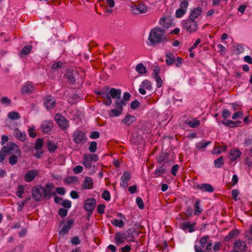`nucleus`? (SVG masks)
Listing matches in <instances>:
<instances>
[{
	"label": "nucleus",
	"mask_w": 252,
	"mask_h": 252,
	"mask_svg": "<svg viewBox=\"0 0 252 252\" xmlns=\"http://www.w3.org/2000/svg\"><path fill=\"white\" fill-rule=\"evenodd\" d=\"M153 77L157 82V86L158 88H160L162 85V81L161 78L159 76V75L153 76Z\"/></svg>",
	"instance_id": "54"
},
{
	"label": "nucleus",
	"mask_w": 252,
	"mask_h": 252,
	"mask_svg": "<svg viewBox=\"0 0 252 252\" xmlns=\"http://www.w3.org/2000/svg\"><path fill=\"white\" fill-rule=\"evenodd\" d=\"M24 192V187L22 185H19L18 187L17 190L16 191V195L19 198H22V194Z\"/></svg>",
	"instance_id": "47"
},
{
	"label": "nucleus",
	"mask_w": 252,
	"mask_h": 252,
	"mask_svg": "<svg viewBox=\"0 0 252 252\" xmlns=\"http://www.w3.org/2000/svg\"><path fill=\"white\" fill-rule=\"evenodd\" d=\"M72 137L73 141L78 145L82 146L88 141L86 133L78 129L73 132Z\"/></svg>",
	"instance_id": "3"
},
{
	"label": "nucleus",
	"mask_w": 252,
	"mask_h": 252,
	"mask_svg": "<svg viewBox=\"0 0 252 252\" xmlns=\"http://www.w3.org/2000/svg\"><path fill=\"white\" fill-rule=\"evenodd\" d=\"M185 123L191 128H197L200 125V122L196 118H193L186 120Z\"/></svg>",
	"instance_id": "23"
},
{
	"label": "nucleus",
	"mask_w": 252,
	"mask_h": 252,
	"mask_svg": "<svg viewBox=\"0 0 252 252\" xmlns=\"http://www.w3.org/2000/svg\"><path fill=\"white\" fill-rule=\"evenodd\" d=\"M56 192L61 195H63L65 193V189L63 187L57 188Z\"/></svg>",
	"instance_id": "62"
},
{
	"label": "nucleus",
	"mask_w": 252,
	"mask_h": 252,
	"mask_svg": "<svg viewBox=\"0 0 252 252\" xmlns=\"http://www.w3.org/2000/svg\"><path fill=\"white\" fill-rule=\"evenodd\" d=\"M100 136L99 132L97 131H93L90 135V138L92 139H95L99 138Z\"/></svg>",
	"instance_id": "61"
},
{
	"label": "nucleus",
	"mask_w": 252,
	"mask_h": 252,
	"mask_svg": "<svg viewBox=\"0 0 252 252\" xmlns=\"http://www.w3.org/2000/svg\"><path fill=\"white\" fill-rule=\"evenodd\" d=\"M94 183L92 179L90 177H86L82 184V188L84 189H91L93 188Z\"/></svg>",
	"instance_id": "26"
},
{
	"label": "nucleus",
	"mask_w": 252,
	"mask_h": 252,
	"mask_svg": "<svg viewBox=\"0 0 252 252\" xmlns=\"http://www.w3.org/2000/svg\"><path fill=\"white\" fill-rule=\"evenodd\" d=\"M63 65V63L60 62H58L53 63L52 65V69L57 70L59 68H61Z\"/></svg>",
	"instance_id": "58"
},
{
	"label": "nucleus",
	"mask_w": 252,
	"mask_h": 252,
	"mask_svg": "<svg viewBox=\"0 0 252 252\" xmlns=\"http://www.w3.org/2000/svg\"><path fill=\"white\" fill-rule=\"evenodd\" d=\"M136 121V118L135 116L127 114L122 120V123H124L126 126H130Z\"/></svg>",
	"instance_id": "27"
},
{
	"label": "nucleus",
	"mask_w": 252,
	"mask_h": 252,
	"mask_svg": "<svg viewBox=\"0 0 252 252\" xmlns=\"http://www.w3.org/2000/svg\"><path fill=\"white\" fill-rule=\"evenodd\" d=\"M109 94L110 98L117 99L121 98L122 91L119 89H115L114 88H110L109 87Z\"/></svg>",
	"instance_id": "21"
},
{
	"label": "nucleus",
	"mask_w": 252,
	"mask_h": 252,
	"mask_svg": "<svg viewBox=\"0 0 252 252\" xmlns=\"http://www.w3.org/2000/svg\"><path fill=\"white\" fill-rule=\"evenodd\" d=\"M122 112L123 111L119 109H114L110 111L109 115L111 117H117L121 115L122 113Z\"/></svg>",
	"instance_id": "44"
},
{
	"label": "nucleus",
	"mask_w": 252,
	"mask_h": 252,
	"mask_svg": "<svg viewBox=\"0 0 252 252\" xmlns=\"http://www.w3.org/2000/svg\"><path fill=\"white\" fill-rule=\"evenodd\" d=\"M209 236L205 235L201 238L199 241L200 246L195 245V252H209L211 251L212 243L208 241Z\"/></svg>",
	"instance_id": "2"
},
{
	"label": "nucleus",
	"mask_w": 252,
	"mask_h": 252,
	"mask_svg": "<svg viewBox=\"0 0 252 252\" xmlns=\"http://www.w3.org/2000/svg\"><path fill=\"white\" fill-rule=\"evenodd\" d=\"M131 11L133 14H139L146 13L148 10V7L143 3L138 5L132 4L130 6Z\"/></svg>",
	"instance_id": "10"
},
{
	"label": "nucleus",
	"mask_w": 252,
	"mask_h": 252,
	"mask_svg": "<svg viewBox=\"0 0 252 252\" xmlns=\"http://www.w3.org/2000/svg\"><path fill=\"white\" fill-rule=\"evenodd\" d=\"M182 25L183 28L190 33L196 31L198 29L197 22L189 18L183 22Z\"/></svg>",
	"instance_id": "6"
},
{
	"label": "nucleus",
	"mask_w": 252,
	"mask_h": 252,
	"mask_svg": "<svg viewBox=\"0 0 252 252\" xmlns=\"http://www.w3.org/2000/svg\"><path fill=\"white\" fill-rule=\"evenodd\" d=\"M86 156L92 162L97 161L98 160V158L97 155L96 154H89L86 155Z\"/></svg>",
	"instance_id": "50"
},
{
	"label": "nucleus",
	"mask_w": 252,
	"mask_h": 252,
	"mask_svg": "<svg viewBox=\"0 0 252 252\" xmlns=\"http://www.w3.org/2000/svg\"><path fill=\"white\" fill-rule=\"evenodd\" d=\"M97 147V143L95 141H92L91 142L89 147V150L91 153H94L96 151Z\"/></svg>",
	"instance_id": "48"
},
{
	"label": "nucleus",
	"mask_w": 252,
	"mask_h": 252,
	"mask_svg": "<svg viewBox=\"0 0 252 252\" xmlns=\"http://www.w3.org/2000/svg\"><path fill=\"white\" fill-rule=\"evenodd\" d=\"M122 233L116 232L114 235L115 240L117 245H119L124 242V241L122 237Z\"/></svg>",
	"instance_id": "39"
},
{
	"label": "nucleus",
	"mask_w": 252,
	"mask_h": 252,
	"mask_svg": "<svg viewBox=\"0 0 252 252\" xmlns=\"http://www.w3.org/2000/svg\"><path fill=\"white\" fill-rule=\"evenodd\" d=\"M136 70L140 74H145L147 70L142 63H138L136 66Z\"/></svg>",
	"instance_id": "34"
},
{
	"label": "nucleus",
	"mask_w": 252,
	"mask_h": 252,
	"mask_svg": "<svg viewBox=\"0 0 252 252\" xmlns=\"http://www.w3.org/2000/svg\"><path fill=\"white\" fill-rule=\"evenodd\" d=\"M83 159L84 166L87 168H91L92 166V162L89 159V158L86 156V155H84Z\"/></svg>",
	"instance_id": "45"
},
{
	"label": "nucleus",
	"mask_w": 252,
	"mask_h": 252,
	"mask_svg": "<svg viewBox=\"0 0 252 252\" xmlns=\"http://www.w3.org/2000/svg\"><path fill=\"white\" fill-rule=\"evenodd\" d=\"M135 232V229L134 228H129L125 232L127 241H134V234Z\"/></svg>",
	"instance_id": "29"
},
{
	"label": "nucleus",
	"mask_w": 252,
	"mask_h": 252,
	"mask_svg": "<svg viewBox=\"0 0 252 252\" xmlns=\"http://www.w3.org/2000/svg\"><path fill=\"white\" fill-rule=\"evenodd\" d=\"M140 102L137 100H135L134 101H132L130 103V107L132 109H136L138 108L140 106Z\"/></svg>",
	"instance_id": "55"
},
{
	"label": "nucleus",
	"mask_w": 252,
	"mask_h": 252,
	"mask_svg": "<svg viewBox=\"0 0 252 252\" xmlns=\"http://www.w3.org/2000/svg\"><path fill=\"white\" fill-rule=\"evenodd\" d=\"M32 47L31 45H28L25 46L21 50V55L22 56H25L29 54L32 50Z\"/></svg>",
	"instance_id": "42"
},
{
	"label": "nucleus",
	"mask_w": 252,
	"mask_h": 252,
	"mask_svg": "<svg viewBox=\"0 0 252 252\" xmlns=\"http://www.w3.org/2000/svg\"><path fill=\"white\" fill-rule=\"evenodd\" d=\"M130 178V173L128 171L124 172L121 178L120 186L124 189H126L128 186V182Z\"/></svg>",
	"instance_id": "15"
},
{
	"label": "nucleus",
	"mask_w": 252,
	"mask_h": 252,
	"mask_svg": "<svg viewBox=\"0 0 252 252\" xmlns=\"http://www.w3.org/2000/svg\"><path fill=\"white\" fill-rule=\"evenodd\" d=\"M48 150L50 153H54L58 148L56 144L52 142L51 141H48L47 143Z\"/></svg>",
	"instance_id": "37"
},
{
	"label": "nucleus",
	"mask_w": 252,
	"mask_h": 252,
	"mask_svg": "<svg viewBox=\"0 0 252 252\" xmlns=\"http://www.w3.org/2000/svg\"><path fill=\"white\" fill-rule=\"evenodd\" d=\"M7 117L11 120H17L21 118L19 113L15 111H12L8 113Z\"/></svg>",
	"instance_id": "36"
},
{
	"label": "nucleus",
	"mask_w": 252,
	"mask_h": 252,
	"mask_svg": "<svg viewBox=\"0 0 252 252\" xmlns=\"http://www.w3.org/2000/svg\"><path fill=\"white\" fill-rule=\"evenodd\" d=\"M136 202L137 206L140 209H143L144 208V205L143 200L140 197H137L136 199Z\"/></svg>",
	"instance_id": "53"
},
{
	"label": "nucleus",
	"mask_w": 252,
	"mask_h": 252,
	"mask_svg": "<svg viewBox=\"0 0 252 252\" xmlns=\"http://www.w3.org/2000/svg\"><path fill=\"white\" fill-rule=\"evenodd\" d=\"M111 223L114 226L119 227L120 228L123 227L125 225L124 221L122 220H119L115 219L111 221Z\"/></svg>",
	"instance_id": "41"
},
{
	"label": "nucleus",
	"mask_w": 252,
	"mask_h": 252,
	"mask_svg": "<svg viewBox=\"0 0 252 252\" xmlns=\"http://www.w3.org/2000/svg\"><path fill=\"white\" fill-rule=\"evenodd\" d=\"M238 233L239 231L237 229H234L231 231L229 234L225 237L224 241L225 243L230 242L232 238H235Z\"/></svg>",
	"instance_id": "31"
},
{
	"label": "nucleus",
	"mask_w": 252,
	"mask_h": 252,
	"mask_svg": "<svg viewBox=\"0 0 252 252\" xmlns=\"http://www.w3.org/2000/svg\"><path fill=\"white\" fill-rule=\"evenodd\" d=\"M165 34L164 29H161L159 28L153 29L149 35L148 40L150 42L149 45L155 46L162 41L166 40L163 38Z\"/></svg>",
	"instance_id": "1"
},
{
	"label": "nucleus",
	"mask_w": 252,
	"mask_h": 252,
	"mask_svg": "<svg viewBox=\"0 0 252 252\" xmlns=\"http://www.w3.org/2000/svg\"><path fill=\"white\" fill-rule=\"evenodd\" d=\"M96 204V201L94 198H88L84 202V209L92 214Z\"/></svg>",
	"instance_id": "11"
},
{
	"label": "nucleus",
	"mask_w": 252,
	"mask_h": 252,
	"mask_svg": "<svg viewBox=\"0 0 252 252\" xmlns=\"http://www.w3.org/2000/svg\"><path fill=\"white\" fill-rule=\"evenodd\" d=\"M126 105V102L121 98L116 99L115 102V107L116 109H119L122 111L123 110V106Z\"/></svg>",
	"instance_id": "33"
},
{
	"label": "nucleus",
	"mask_w": 252,
	"mask_h": 252,
	"mask_svg": "<svg viewBox=\"0 0 252 252\" xmlns=\"http://www.w3.org/2000/svg\"><path fill=\"white\" fill-rule=\"evenodd\" d=\"M110 193L109 191L105 190L102 194V198L106 201H109L110 199Z\"/></svg>",
	"instance_id": "52"
},
{
	"label": "nucleus",
	"mask_w": 252,
	"mask_h": 252,
	"mask_svg": "<svg viewBox=\"0 0 252 252\" xmlns=\"http://www.w3.org/2000/svg\"><path fill=\"white\" fill-rule=\"evenodd\" d=\"M53 127V122L47 120L43 121L41 125V129L43 133H48L51 131Z\"/></svg>",
	"instance_id": "17"
},
{
	"label": "nucleus",
	"mask_w": 252,
	"mask_h": 252,
	"mask_svg": "<svg viewBox=\"0 0 252 252\" xmlns=\"http://www.w3.org/2000/svg\"><path fill=\"white\" fill-rule=\"evenodd\" d=\"M225 39H227V41L225 42L224 43L227 44V45L231 44L233 42V39L232 37H229L226 33H224L221 35V42Z\"/></svg>",
	"instance_id": "40"
},
{
	"label": "nucleus",
	"mask_w": 252,
	"mask_h": 252,
	"mask_svg": "<svg viewBox=\"0 0 252 252\" xmlns=\"http://www.w3.org/2000/svg\"><path fill=\"white\" fill-rule=\"evenodd\" d=\"M74 223V220H68L66 223L63 226L62 228L59 232V235L63 236L68 232L69 230L72 228Z\"/></svg>",
	"instance_id": "14"
},
{
	"label": "nucleus",
	"mask_w": 252,
	"mask_h": 252,
	"mask_svg": "<svg viewBox=\"0 0 252 252\" xmlns=\"http://www.w3.org/2000/svg\"><path fill=\"white\" fill-rule=\"evenodd\" d=\"M141 86L148 90H151L152 89V84L148 80H144L142 82Z\"/></svg>",
	"instance_id": "43"
},
{
	"label": "nucleus",
	"mask_w": 252,
	"mask_h": 252,
	"mask_svg": "<svg viewBox=\"0 0 252 252\" xmlns=\"http://www.w3.org/2000/svg\"><path fill=\"white\" fill-rule=\"evenodd\" d=\"M211 143V141H206L205 140H202L201 142H199L196 145V148L198 150H201L205 148L207 146Z\"/></svg>",
	"instance_id": "38"
},
{
	"label": "nucleus",
	"mask_w": 252,
	"mask_h": 252,
	"mask_svg": "<svg viewBox=\"0 0 252 252\" xmlns=\"http://www.w3.org/2000/svg\"><path fill=\"white\" fill-rule=\"evenodd\" d=\"M189 5V1L187 0H183L180 4V8L176 11L175 16L177 18H181L186 12L187 8Z\"/></svg>",
	"instance_id": "13"
},
{
	"label": "nucleus",
	"mask_w": 252,
	"mask_h": 252,
	"mask_svg": "<svg viewBox=\"0 0 252 252\" xmlns=\"http://www.w3.org/2000/svg\"><path fill=\"white\" fill-rule=\"evenodd\" d=\"M105 208V205L104 204H102L98 205L97 207V212L100 214H104Z\"/></svg>",
	"instance_id": "57"
},
{
	"label": "nucleus",
	"mask_w": 252,
	"mask_h": 252,
	"mask_svg": "<svg viewBox=\"0 0 252 252\" xmlns=\"http://www.w3.org/2000/svg\"><path fill=\"white\" fill-rule=\"evenodd\" d=\"M54 188V185L52 183L46 184L45 188L42 186L43 197L47 199H49L52 197L51 190Z\"/></svg>",
	"instance_id": "16"
},
{
	"label": "nucleus",
	"mask_w": 252,
	"mask_h": 252,
	"mask_svg": "<svg viewBox=\"0 0 252 252\" xmlns=\"http://www.w3.org/2000/svg\"><path fill=\"white\" fill-rule=\"evenodd\" d=\"M43 147V140L42 138H37L35 143L34 149L36 150L33 155L37 158H39L44 153L42 148Z\"/></svg>",
	"instance_id": "8"
},
{
	"label": "nucleus",
	"mask_w": 252,
	"mask_h": 252,
	"mask_svg": "<svg viewBox=\"0 0 252 252\" xmlns=\"http://www.w3.org/2000/svg\"><path fill=\"white\" fill-rule=\"evenodd\" d=\"M245 45L240 44L236 46V49L237 52V54H239L242 53L244 51Z\"/></svg>",
	"instance_id": "59"
},
{
	"label": "nucleus",
	"mask_w": 252,
	"mask_h": 252,
	"mask_svg": "<svg viewBox=\"0 0 252 252\" xmlns=\"http://www.w3.org/2000/svg\"><path fill=\"white\" fill-rule=\"evenodd\" d=\"M38 171L36 170H29L25 175V180L27 182H32L38 175Z\"/></svg>",
	"instance_id": "20"
},
{
	"label": "nucleus",
	"mask_w": 252,
	"mask_h": 252,
	"mask_svg": "<svg viewBox=\"0 0 252 252\" xmlns=\"http://www.w3.org/2000/svg\"><path fill=\"white\" fill-rule=\"evenodd\" d=\"M200 200L199 199H197L195 203L194 204V215H199L200 214L202 211V209H200Z\"/></svg>",
	"instance_id": "35"
},
{
	"label": "nucleus",
	"mask_w": 252,
	"mask_h": 252,
	"mask_svg": "<svg viewBox=\"0 0 252 252\" xmlns=\"http://www.w3.org/2000/svg\"><path fill=\"white\" fill-rule=\"evenodd\" d=\"M241 154L242 153L240 150L236 149H232L230 152L229 158L233 161L239 158Z\"/></svg>",
	"instance_id": "28"
},
{
	"label": "nucleus",
	"mask_w": 252,
	"mask_h": 252,
	"mask_svg": "<svg viewBox=\"0 0 252 252\" xmlns=\"http://www.w3.org/2000/svg\"><path fill=\"white\" fill-rule=\"evenodd\" d=\"M54 119L62 129L65 130L68 128L69 126L68 121L63 116L57 113L55 115Z\"/></svg>",
	"instance_id": "7"
},
{
	"label": "nucleus",
	"mask_w": 252,
	"mask_h": 252,
	"mask_svg": "<svg viewBox=\"0 0 252 252\" xmlns=\"http://www.w3.org/2000/svg\"><path fill=\"white\" fill-rule=\"evenodd\" d=\"M174 63L176 67H180L183 63V59L181 57H178L176 60L175 59Z\"/></svg>",
	"instance_id": "60"
},
{
	"label": "nucleus",
	"mask_w": 252,
	"mask_h": 252,
	"mask_svg": "<svg viewBox=\"0 0 252 252\" xmlns=\"http://www.w3.org/2000/svg\"><path fill=\"white\" fill-rule=\"evenodd\" d=\"M65 76L71 84H74L77 78L79 77V72L77 70H73L69 69L66 71Z\"/></svg>",
	"instance_id": "12"
},
{
	"label": "nucleus",
	"mask_w": 252,
	"mask_h": 252,
	"mask_svg": "<svg viewBox=\"0 0 252 252\" xmlns=\"http://www.w3.org/2000/svg\"><path fill=\"white\" fill-rule=\"evenodd\" d=\"M233 248L240 252H243L247 250V245L244 241L238 239L234 242Z\"/></svg>",
	"instance_id": "18"
},
{
	"label": "nucleus",
	"mask_w": 252,
	"mask_h": 252,
	"mask_svg": "<svg viewBox=\"0 0 252 252\" xmlns=\"http://www.w3.org/2000/svg\"><path fill=\"white\" fill-rule=\"evenodd\" d=\"M165 172V169L163 168V166H161L158 169H157L155 171V174L157 177L161 176L162 174L164 173Z\"/></svg>",
	"instance_id": "49"
},
{
	"label": "nucleus",
	"mask_w": 252,
	"mask_h": 252,
	"mask_svg": "<svg viewBox=\"0 0 252 252\" xmlns=\"http://www.w3.org/2000/svg\"><path fill=\"white\" fill-rule=\"evenodd\" d=\"M32 197L34 201L39 202L43 199L42 186H34L32 189Z\"/></svg>",
	"instance_id": "9"
},
{
	"label": "nucleus",
	"mask_w": 252,
	"mask_h": 252,
	"mask_svg": "<svg viewBox=\"0 0 252 252\" xmlns=\"http://www.w3.org/2000/svg\"><path fill=\"white\" fill-rule=\"evenodd\" d=\"M67 210L65 208H61L58 211V214L61 217H65L67 215Z\"/></svg>",
	"instance_id": "56"
},
{
	"label": "nucleus",
	"mask_w": 252,
	"mask_h": 252,
	"mask_svg": "<svg viewBox=\"0 0 252 252\" xmlns=\"http://www.w3.org/2000/svg\"><path fill=\"white\" fill-rule=\"evenodd\" d=\"M35 88L34 86L30 82H27L23 87L21 92L22 94H30L32 93Z\"/></svg>",
	"instance_id": "25"
},
{
	"label": "nucleus",
	"mask_w": 252,
	"mask_h": 252,
	"mask_svg": "<svg viewBox=\"0 0 252 252\" xmlns=\"http://www.w3.org/2000/svg\"><path fill=\"white\" fill-rule=\"evenodd\" d=\"M197 189L202 191H205L209 192H213L214 189L212 185L209 184H201L196 186Z\"/></svg>",
	"instance_id": "24"
},
{
	"label": "nucleus",
	"mask_w": 252,
	"mask_h": 252,
	"mask_svg": "<svg viewBox=\"0 0 252 252\" xmlns=\"http://www.w3.org/2000/svg\"><path fill=\"white\" fill-rule=\"evenodd\" d=\"M0 102L3 104L9 105V104H10L11 101L9 98H8L7 97L3 96V97H1V99H0Z\"/></svg>",
	"instance_id": "63"
},
{
	"label": "nucleus",
	"mask_w": 252,
	"mask_h": 252,
	"mask_svg": "<svg viewBox=\"0 0 252 252\" xmlns=\"http://www.w3.org/2000/svg\"><path fill=\"white\" fill-rule=\"evenodd\" d=\"M202 9L201 8L198 7L195 8L191 12L189 18L193 20L197 18L201 13Z\"/></svg>",
	"instance_id": "30"
},
{
	"label": "nucleus",
	"mask_w": 252,
	"mask_h": 252,
	"mask_svg": "<svg viewBox=\"0 0 252 252\" xmlns=\"http://www.w3.org/2000/svg\"><path fill=\"white\" fill-rule=\"evenodd\" d=\"M94 93L99 95L98 99L103 98L105 100L103 101V104L107 106H110L112 102V99L109 94V87H103L100 91H95Z\"/></svg>",
	"instance_id": "4"
},
{
	"label": "nucleus",
	"mask_w": 252,
	"mask_h": 252,
	"mask_svg": "<svg viewBox=\"0 0 252 252\" xmlns=\"http://www.w3.org/2000/svg\"><path fill=\"white\" fill-rule=\"evenodd\" d=\"M2 148L7 155L15 154L17 155L19 157L22 156L20 149L19 148L18 146L14 143H10L7 144V146H3Z\"/></svg>",
	"instance_id": "5"
},
{
	"label": "nucleus",
	"mask_w": 252,
	"mask_h": 252,
	"mask_svg": "<svg viewBox=\"0 0 252 252\" xmlns=\"http://www.w3.org/2000/svg\"><path fill=\"white\" fill-rule=\"evenodd\" d=\"M243 115L242 111H238L235 112L232 116V118L234 120L241 118Z\"/></svg>",
	"instance_id": "64"
},
{
	"label": "nucleus",
	"mask_w": 252,
	"mask_h": 252,
	"mask_svg": "<svg viewBox=\"0 0 252 252\" xmlns=\"http://www.w3.org/2000/svg\"><path fill=\"white\" fill-rule=\"evenodd\" d=\"M18 155H11L9 158V163L12 165L16 164L18 162Z\"/></svg>",
	"instance_id": "46"
},
{
	"label": "nucleus",
	"mask_w": 252,
	"mask_h": 252,
	"mask_svg": "<svg viewBox=\"0 0 252 252\" xmlns=\"http://www.w3.org/2000/svg\"><path fill=\"white\" fill-rule=\"evenodd\" d=\"M62 206L66 209H69L71 206V202L67 199L63 200L62 203Z\"/></svg>",
	"instance_id": "51"
},
{
	"label": "nucleus",
	"mask_w": 252,
	"mask_h": 252,
	"mask_svg": "<svg viewBox=\"0 0 252 252\" xmlns=\"http://www.w3.org/2000/svg\"><path fill=\"white\" fill-rule=\"evenodd\" d=\"M44 99V105L47 109H52L55 107L56 100L52 96L47 95L45 97Z\"/></svg>",
	"instance_id": "19"
},
{
	"label": "nucleus",
	"mask_w": 252,
	"mask_h": 252,
	"mask_svg": "<svg viewBox=\"0 0 252 252\" xmlns=\"http://www.w3.org/2000/svg\"><path fill=\"white\" fill-rule=\"evenodd\" d=\"M165 62L167 65H171L174 63L175 57L172 53L170 52L167 53L165 55Z\"/></svg>",
	"instance_id": "32"
},
{
	"label": "nucleus",
	"mask_w": 252,
	"mask_h": 252,
	"mask_svg": "<svg viewBox=\"0 0 252 252\" xmlns=\"http://www.w3.org/2000/svg\"><path fill=\"white\" fill-rule=\"evenodd\" d=\"M14 136L19 140L22 142L26 141L27 139V134L25 132H21L18 128H16L14 131Z\"/></svg>",
	"instance_id": "22"
}]
</instances>
